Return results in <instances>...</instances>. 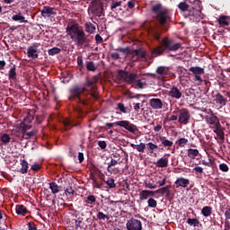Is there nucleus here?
<instances>
[{
    "label": "nucleus",
    "mask_w": 230,
    "mask_h": 230,
    "mask_svg": "<svg viewBox=\"0 0 230 230\" xmlns=\"http://www.w3.org/2000/svg\"><path fill=\"white\" fill-rule=\"evenodd\" d=\"M177 115H172L170 118H166L164 121H177Z\"/></svg>",
    "instance_id": "nucleus-62"
},
{
    "label": "nucleus",
    "mask_w": 230,
    "mask_h": 230,
    "mask_svg": "<svg viewBox=\"0 0 230 230\" xmlns=\"http://www.w3.org/2000/svg\"><path fill=\"white\" fill-rule=\"evenodd\" d=\"M174 184H176V188H188L190 185V180L186 178H178Z\"/></svg>",
    "instance_id": "nucleus-19"
},
{
    "label": "nucleus",
    "mask_w": 230,
    "mask_h": 230,
    "mask_svg": "<svg viewBox=\"0 0 230 230\" xmlns=\"http://www.w3.org/2000/svg\"><path fill=\"white\" fill-rule=\"evenodd\" d=\"M27 57L35 60L39 58V46L33 44L27 49Z\"/></svg>",
    "instance_id": "nucleus-12"
},
{
    "label": "nucleus",
    "mask_w": 230,
    "mask_h": 230,
    "mask_svg": "<svg viewBox=\"0 0 230 230\" xmlns=\"http://www.w3.org/2000/svg\"><path fill=\"white\" fill-rule=\"evenodd\" d=\"M65 194L68 195V197H74L75 196V190L73 187H66L65 190Z\"/></svg>",
    "instance_id": "nucleus-45"
},
{
    "label": "nucleus",
    "mask_w": 230,
    "mask_h": 230,
    "mask_svg": "<svg viewBox=\"0 0 230 230\" xmlns=\"http://www.w3.org/2000/svg\"><path fill=\"white\" fill-rule=\"evenodd\" d=\"M159 141L165 147H169L170 148V146H173V142L168 140V138H166V137L160 136L159 137Z\"/></svg>",
    "instance_id": "nucleus-24"
},
{
    "label": "nucleus",
    "mask_w": 230,
    "mask_h": 230,
    "mask_svg": "<svg viewBox=\"0 0 230 230\" xmlns=\"http://www.w3.org/2000/svg\"><path fill=\"white\" fill-rule=\"evenodd\" d=\"M133 148L135 150H137V152H145V144L141 143L140 145H132Z\"/></svg>",
    "instance_id": "nucleus-46"
},
{
    "label": "nucleus",
    "mask_w": 230,
    "mask_h": 230,
    "mask_svg": "<svg viewBox=\"0 0 230 230\" xmlns=\"http://www.w3.org/2000/svg\"><path fill=\"white\" fill-rule=\"evenodd\" d=\"M147 203L149 208H157V201L154 198H150Z\"/></svg>",
    "instance_id": "nucleus-48"
},
{
    "label": "nucleus",
    "mask_w": 230,
    "mask_h": 230,
    "mask_svg": "<svg viewBox=\"0 0 230 230\" xmlns=\"http://www.w3.org/2000/svg\"><path fill=\"white\" fill-rule=\"evenodd\" d=\"M149 104L152 109H163V101H161V99H151Z\"/></svg>",
    "instance_id": "nucleus-21"
},
{
    "label": "nucleus",
    "mask_w": 230,
    "mask_h": 230,
    "mask_svg": "<svg viewBox=\"0 0 230 230\" xmlns=\"http://www.w3.org/2000/svg\"><path fill=\"white\" fill-rule=\"evenodd\" d=\"M84 29L86 33L93 34L96 31V26L93 24L91 22L84 23Z\"/></svg>",
    "instance_id": "nucleus-23"
},
{
    "label": "nucleus",
    "mask_w": 230,
    "mask_h": 230,
    "mask_svg": "<svg viewBox=\"0 0 230 230\" xmlns=\"http://www.w3.org/2000/svg\"><path fill=\"white\" fill-rule=\"evenodd\" d=\"M98 220H111V217L109 215L103 214V212L97 213Z\"/></svg>",
    "instance_id": "nucleus-42"
},
{
    "label": "nucleus",
    "mask_w": 230,
    "mask_h": 230,
    "mask_svg": "<svg viewBox=\"0 0 230 230\" xmlns=\"http://www.w3.org/2000/svg\"><path fill=\"white\" fill-rule=\"evenodd\" d=\"M117 105H118V111H120V112L127 114V107H125V104H123L122 102H119Z\"/></svg>",
    "instance_id": "nucleus-50"
},
{
    "label": "nucleus",
    "mask_w": 230,
    "mask_h": 230,
    "mask_svg": "<svg viewBox=\"0 0 230 230\" xmlns=\"http://www.w3.org/2000/svg\"><path fill=\"white\" fill-rule=\"evenodd\" d=\"M206 121L207 123H208V125H212V127L220 123V119H218V117H217V115L213 113L206 116Z\"/></svg>",
    "instance_id": "nucleus-17"
},
{
    "label": "nucleus",
    "mask_w": 230,
    "mask_h": 230,
    "mask_svg": "<svg viewBox=\"0 0 230 230\" xmlns=\"http://www.w3.org/2000/svg\"><path fill=\"white\" fill-rule=\"evenodd\" d=\"M116 164H118V161H116L114 159H111V163L108 164L107 172H109V173H112V171H111V166H116Z\"/></svg>",
    "instance_id": "nucleus-49"
},
{
    "label": "nucleus",
    "mask_w": 230,
    "mask_h": 230,
    "mask_svg": "<svg viewBox=\"0 0 230 230\" xmlns=\"http://www.w3.org/2000/svg\"><path fill=\"white\" fill-rule=\"evenodd\" d=\"M218 22L221 26H229V22H227V17L226 16L219 17Z\"/></svg>",
    "instance_id": "nucleus-44"
},
{
    "label": "nucleus",
    "mask_w": 230,
    "mask_h": 230,
    "mask_svg": "<svg viewBox=\"0 0 230 230\" xmlns=\"http://www.w3.org/2000/svg\"><path fill=\"white\" fill-rule=\"evenodd\" d=\"M199 155V149L190 148L188 149V157L190 159H195Z\"/></svg>",
    "instance_id": "nucleus-33"
},
{
    "label": "nucleus",
    "mask_w": 230,
    "mask_h": 230,
    "mask_svg": "<svg viewBox=\"0 0 230 230\" xmlns=\"http://www.w3.org/2000/svg\"><path fill=\"white\" fill-rule=\"evenodd\" d=\"M168 94L171 98H174L175 100H181V98H182V92L176 86H172Z\"/></svg>",
    "instance_id": "nucleus-16"
},
{
    "label": "nucleus",
    "mask_w": 230,
    "mask_h": 230,
    "mask_svg": "<svg viewBox=\"0 0 230 230\" xmlns=\"http://www.w3.org/2000/svg\"><path fill=\"white\" fill-rule=\"evenodd\" d=\"M163 4H156L152 6V12L155 13V19L160 26H166L168 22H172V14L168 9H162Z\"/></svg>",
    "instance_id": "nucleus-3"
},
{
    "label": "nucleus",
    "mask_w": 230,
    "mask_h": 230,
    "mask_svg": "<svg viewBox=\"0 0 230 230\" xmlns=\"http://www.w3.org/2000/svg\"><path fill=\"white\" fill-rule=\"evenodd\" d=\"M118 6H121V1L113 3L111 6V10L116 9Z\"/></svg>",
    "instance_id": "nucleus-61"
},
{
    "label": "nucleus",
    "mask_w": 230,
    "mask_h": 230,
    "mask_svg": "<svg viewBox=\"0 0 230 230\" xmlns=\"http://www.w3.org/2000/svg\"><path fill=\"white\" fill-rule=\"evenodd\" d=\"M215 102L217 105H220V107H226V105H227V99L224 98L221 93H217L215 95Z\"/></svg>",
    "instance_id": "nucleus-18"
},
{
    "label": "nucleus",
    "mask_w": 230,
    "mask_h": 230,
    "mask_svg": "<svg viewBox=\"0 0 230 230\" xmlns=\"http://www.w3.org/2000/svg\"><path fill=\"white\" fill-rule=\"evenodd\" d=\"M219 170H221V172H229V166H227L226 164H219Z\"/></svg>",
    "instance_id": "nucleus-55"
},
{
    "label": "nucleus",
    "mask_w": 230,
    "mask_h": 230,
    "mask_svg": "<svg viewBox=\"0 0 230 230\" xmlns=\"http://www.w3.org/2000/svg\"><path fill=\"white\" fill-rule=\"evenodd\" d=\"M212 213H213V208H211L210 206H205L201 209V215H203V217H211Z\"/></svg>",
    "instance_id": "nucleus-25"
},
{
    "label": "nucleus",
    "mask_w": 230,
    "mask_h": 230,
    "mask_svg": "<svg viewBox=\"0 0 230 230\" xmlns=\"http://www.w3.org/2000/svg\"><path fill=\"white\" fill-rule=\"evenodd\" d=\"M62 123L65 127V130H71L72 127H78L80 124H74L73 120L69 119H64Z\"/></svg>",
    "instance_id": "nucleus-22"
},
{
    "label": "nucleus",
    "mask_w": 230,
    "mask_h": 230,
    "mask_svg": "<svg viewBox=\"0 0 230 230\" xmlns=\"http://www.w3.org/2000/svg\"><path fill=\"white\" fill-rule=\"evenodd\" d=\"M31 128V125L26 124V122L21 124L20 130L22 131V134H25V132H28Z\"/></svg>",
    "instance_id": "nucleus-40"
},
{
    "label": "nucleus",
    "mask_w": 230,
    "mask_h": 230,
    "mask_svg": "<svg viewBox=\"0 0 230 230\" xmlns=\"http://www.w3.org/2000/svg\"><path fill=\"white\" fill-rule=\"evenodd\" d=\"M77 66L82 69L84 67V58L82 56L77 57Z\"/></svg>",
    "instance_id": "nucleus-56"
},
{
    "label": "nucleus",
    "mask_w": 230,
    "mask_h": 230,
    "mask_svg": "<svg viewBox=\"0 0 230 230\" xmlns=\"http://www.w3.org/2000/svg\"><path fill=\"white\" fill-rule=\"evenodd\" d=\"M116 127H122L128 132H136V128H134V125H132L129 121L128 120H119L115 122Z\"/></svg>",
    "instance_id": "nucleus-13"
},
{
    "label": "nucleus",
    "mask_w": 230,
    "mask_h": 230,
    "mask_svg": "<svg viewBox=\"0 0 230 230\" xmlns=\"http://www.w3.org/2000/svg\"><path fill=\"white\" fill-rule=\"evenodd\" d=\"M37 129H32L31 131L30 132H25L22 134V138L23 139H30V137H33L34 136H37Z\"/></svg>",
    "instance_id": "nucleus-34"
},
{
    "label": "nucleus",
    "mask_w": 230,
    "mask_h": 230,
    "mask_svg": "<svg viewBox=\"0 0 230 230\" xmlns=\"http://www.w3.org/2000/svg\"><path fill=\"white\" fill-rule=\"evenodd\" d=\"M182 48L181 43H177L170 38H163L161 45L155 49V55H163L164 51H179Z\"/></svg>",
    "instance_id": "nucleus-4"
},
{
    "label": "nucleus",
    "mask_w": 230,
    "mask_h": 230,
    "mask_svg": "<svg viewBox=\"0 0 230 230\" xmlns=\"http://www.w3.org/2000/svg\"><path fill=\"white\" fill-rule=\"evenodd\" d=\"M86 69L87 71H96V66L94 65V62L93 61H87L86 62Z\"/></svg>",
    "instance_id": "nucleus-41"
},
{
    "label": "nucleus",
    "mask_w": 230,
    "mask_h": 230,
    "mask_svg": "<svg viewBox=\"0 0 230 230\" xmlns=\"http://www.w3.org/2000/svg\"><path fill=\"white\" fill-rule=\"evenodd\" d=\"M187 224H189V226H192L193 227H197L199 226V224H200V221H199L197 218H189L187 220Z\"/></svg>",
    "instance_id": "nucleus-39"
},
{
    "label": "nucleus",
    "mask_w": 230,
    "mask_h": 230,
    "mask_svg": "<svg viewBox=\"0 0 230 230\" xmlns=\"http://www.w3.org/2000/svg\"><path fill=\"white\" fill-rule=\"evenodd\" d=\"M156 166L158 168H166L168 166V158H160L156 163Z\"/></svg>",
    "instance_id": "nucleus-32"
},
{
    "label": "nucleus",
    "mask_w": 230,
    "mask_h": 230,
    "mask_svg": "<svg viewBox=\"0 0 230 230\" xmlns=\"http://www.w3.org/2000/svg\"><path fill=\"white\" fill-rule=\"evenodd\" d=\"M60 51H62L61 49H59L58 47H54L52 49H49L48 53L50 57H55V55H58Z\"/></svg>",
    "instance_id": "nucleus-37"
},
{
    "label": "nucleus",
    "mask_w": 230,
    "mask_h": 230,
    "mask_svg": "<svg viewBox=\"0 0 230 230\" xmlns=\"http://www.w3.org/2000/svg\"><path fill=\"white\" fill-rule=\"evenodd\" d=\"M28 230H37V226L33 223V221H31L28 223Z\"/></svg>",
    "instance_id": "nucleus-58"
},
{
    "label": "nucleus",
    "mask_w": 230,
    "mask_h": 230,
    "mask_svg": "<svg viewBox=\"0 0 230 230\" xmlns=\"http://www.w3.org/2000/svg\"><path fill=\"white\" fill-rule=\"evenodd\" d=\"M118 78L127 84H136L137 82V75L125 70L118 71Z\"/></svg>",
    "instance_id": "nucleus-6"
},
{
    "label": "nucleus",
    "mask_w": 230,
    "mask_h": 230,
    "mask_svg": "<svg viewBox=\"0 0 230 230\" xmlns=\"http://www.w3.org/2000/svg\"><path fill=\"white\" fill-rule=\"evenodd\" d=\"M146 31H147V37L154 39V40H161V32L154 27L148 28V23L146 22Z\"/></svg>",
    "instance_id": "nucleus-11"
},
{
    "label": "nucleus",
    "mask_w": 230,
    "mask_h": 230,
    "mask_svg": "<svg viewBox=\"0 0 230 230\" xmlns=\"http://www.w3.org/2000/svg\"><path fill=\"white\" fill-rule=\"evenodd\" d=\"M172 114H179L178 121L181 125H188L191 115L189 111H174Z\"/></svg>",
    "instance_id": "nucleus-7"
},
{
    "label": "nucleus",
    "mask_w": 230,
    "mask_h": 230,
    "mask_svg": "<svg viewBox=\"0 0 230 230\" xmlns=\"http://www.w3.org/2000/svg\"><path fill=\"white\" fill-rule=\"evenodd\" d=\"M12 137H10V135L7 133H4L0 136V141L3 143V145H8L10 143Z\"/></svg>",
    "instance_id": "nucleus-31"
},
{
    "label": "nucleus",
    "mask_w": 230,
    "mask_h": 230,
    "mask_svg": "<svg viewBox=\"0 0 230 230\" xmlns=\"http://www.w3.org/2000/svg\"><path fill=\"white\" fill-rule=\"evenodd\" d=\"M95 41L97 42V44H102L103 38H102L100 34H96L95 35Z\"/></svg>",
    "instance_id": "nucleus-59"
},
{
    "label": "nucleus",
    "mask_w": 230,
    "mask_h": 230,
    "mask_svg": "<svg viewBox=\"0 0 230 230\" xmlns=\"http://www.w3.org/2000/svg\"><path fill=\"white\" fill-rule=\"evenodd\" d=\"M170 72V68L167 66H158L156 69L157 75H161V76H166Z\"/></svg>",
    "instance_id": "nucleus-26"
},
{
    "label": "nucleus",
    "mask_w": 230,
    "mask_h": 230,
    "mask_svg": "<svg viewBox=\"0 0 230 230\" xmlns=\"http://www.w3.org/2000/svg\"><path fill=\"white\" fill-rule=\"evenodd\" d=\"M16 213L17 215H26L28 213V208L24 207V205H17L16 206Z\"/></svg>",
    "instance_id": "nucleus-30"
},
{
    "label": "nucleus",
    "mask_w": 230,
    "mask_h": 230,
    "mask_svg": "<svg viewBox=\"0 0 230 230\" xmlns=\"http://www.w3.org/2000/svg\"><path fill=\"white\" fill-rule=\"evenodd\" d=\"M178 8L181 10V12H188L186 17L190 21V22H199L200 21V10L195 9V7H191L190 10V5L186 2H181L178 4Z\"/></svg>",
    "instance_id": "nucleus-5"
},
{
    "label": "nucleus",
    "mask_w": 230,
    "mask_h": 230,
    "mask_svg": "<svg viewBox=\"0 0 230 230\" xmlns=\"http://www.w3.org/2000/svg\"><path fill=\"white\" fill-rule=\"evenodd\" d=\"M135 53H136L137 57H139L140 58H145V50H143L141 49H137L135 50Z\"/></svg>",
    "instance_id": "nucleus-52"
},
{
    "label": "nucleus",
    "mask_w": 230,
    "mask_h": 230,
    "mask_svg": "<svg viewBox=\"0 0 230 230\" xmlns=\"http://www.w3.org/2000/svg\"><path fill=\"white\" fill-rule=\"evenodd\" d=\"M94 82L87 80L84 84V87H80L78 84L74 85L69 90V96L68 100L69 102H75L78 105H87L89 103V101L91 98H93V100H98V95L96 93H85V91H87L86 87H90L91 91H93L94 87Z\"/></svg>",
    "instance_id": "nucleus-1"
},
{
    "label": "nucleus",
    "mask_w": 230,
    "mask_h": 230,
    "mask_svg": "<svg viewBox=\"0 0 230 230\" xmlns=\"http://www.w3.org/2000/svg\"><path fill=\"white\" fill-rule=\"evenodd\" d=\"M49 190H51V193L56 195V193H59L60 191V186L57 182L52 181L49 183Z\"/></svg>",
    "instance_id": "nucleus-28"
},
{
    "label": "nucleus",
    "mask_w": 230,
    "mask_h": 230,
    "mask_svg": "<svg viewBox=\"0 0 230 230\" xmlns=\"http://www.w3.org/2000/svg\"><path fill=\"white\" fill-rule=\"evenodd\" d=\"M90 11L92 12L93 15H95V17H100L101 15H103V4H96L93 5L90 8Z\"/></svg>",
    "instance_id": "nucleus-15"
},
{
    "label": "nucleus",
    "mask_w": 230,
    "mask_h": 230,
    "mask_svg": "<svg viewBox=\"0 0 230 230\" xmlns=\"http://www.w3.org/2000/svg\"><path fill=\"white\" fill-rule=\"evenodd\" d=\"M8 78L9 80H13V81L17 80V72H16L15 65H13V67L9 70Z\"/></svg>",
    "instance_id": "nucleus-27"
},
{
    "label": "nucleus",
    "mask_w": 230,
    "mask_h": 230,
    "mask_svg": "<svg viewBox=\"0 0 230 230\" xmlns=\"http://www.w3.org/2000/svg\"><path fill=\"white\" fill-rule=\"evenodd\" d=\"M40 15L46 19L51 17V15H57V12L55 11V8L47 5L43 6V9L40 11Z\"/></svg>",
    "instance_id": "nucleus-14"
},
{
    "label": "nucleus",
    "mask_w": 230,
    "mask_h": 230,
    "mask_svg": "<svg viewBox=\"0 0 230 230\" xmlns=\"http://www.w3.org/2000/svg\"><path fill=\"white\" fill-rule=\"evenodd\" d=\"M86 204H89L91 206L96 204V196L94 195H88L85 200Z\"/></svg>",
    "instance_id": "nucleus-38"
},
{
    "label": "nucleus",
    "mask_w": 230,
    "mask_h": 230,
    "mask_svg": "<svg viewBox=\"0 0 230 230\" xmlns=\"http://www.w3.org/2000/svg\"><path fill=\"white\" fill-rule=\"evenodd\" d=\"M90 179L93 182L92 184H93V188H97L98 190H100V188H102V183L98 182V181L94 177V174L91 173L90 174Z\"/></svg>",
    "instance_id": "nucleus-36"
},
{
    "label": "nucleus",
    "mask_w": 230,
    "mask_h": 230,
    "mask_svg": "<svg viewBox=\"0 0 230 230\" xmlns=\"http://www.w3.org/2000/svg\"><path fill=\"white\" fill-rule=\"evenodd\" d=\"M34 118L33 114L28 113L27 117L24 119V123H31V121H33Z\"/></svg>",
    "instance_id": "nucleus-54"
},
{
    "label": "nucleus",
    "mask_w": 230,
    "mask_h": 230,
    "mask_svg": "<svg viewBox=\"0 0 230 230\" xmlns=\"http://www.w3.org/2000/svg\"><path fill=\"white\" fill-rule=\"evenodd\" d=\"M126 227L128 230H142L143 224L138 219L131 218L127 222Z\"/></svg>",
    "instance_id": "nucleus-9"
},
{
    "label": "nucleus",
    "mask_w": 230,
    "mask_h": 230,
    "mask_svg": "<svg viewBox=\"0 0 230 230\" xmlns=\"http://www.w3.org/2000/svg\"><path fill=\"white\" fill-rule=\"evenodd\" d=\"M66 33L75 42V46L82 47L84 44H89L91 40L85 35V31L80 28V24L76 22L68 23L66 27Z\"/></svg>",
    "instance_id": "nucleus-2"
},
{
    "label": "nucleus",
    "mask_w": 230,
    "mask_h": 230,
    "mask_svg": "<svg viewBox=\"0 0 230 230\" xmlns=\"http://www.w3.org/2000/svg\"><path fill=\"white\" fill-rule=\"evenodd\" d=\"M155 195V191L153 190H145V197H154Z\"/></svg>",
    "instance_id": "nucleus-60"
},
{
    "label": "nucleus",
    "mask_w": 230,
    "mask_h": 230,
    "mask_svg": "<svg viewBox=\"0 0 230 230\" xmlns=\"http://www.w3.org/2000/svg\"><path fill=\"white\" fill-rule=\"evenodd\" d=\"M35 122H36L38 125H40V123H42V116H41V115H37V116H36V119H35Z\"/></svg>",
    "instance_id": "nucleus-64"
},
{
    "label": "nucleus",
    "mask_w": 230,
    "mask_h": 230,
    "mask_svg": "<svg viewBox=\"0 0 230 230\" xmlns=\"http://www.w3.org/2000/svg\"><path fill=\"white\" fill-rule=\"evenodd\" d=\"M221 94H222L223 98H225L227 102H230V92L229 91L224 90V91H222Z\"/></svg>",
    "instance_id": "nucleus-51"
},
{
    "label": "nucleus",
    "mask_w": 230,
    "mask_h": 230,
    "mask_svg": "<svg viewBox=\"0 0 230 230\" xmlns=\"http://www.w3.org/2000/svg\"><path fill=\"white\" fill-rule=\"evenodd\" d=\"M98 146H100L102 150H105L107 148V142L100 140L98 141Z\"/></svg>",
    "instance_id": "nucleus-57"
},
{
    "label": "nucleus",
    "mask_w": 230,
    "mask_h": 230,
    "mask_svg": "<svg viewBox=\"0 0 230 230\" xmlns=\"http://www.w3.org/2000/svg\"><path fill=\"white\" fill-rule=\"evenodd\" d=\"M213 128V132H215V134H217V136H219L221 139H224V127H222V125L219 123L212 126Z\"/></svg>",
    "instance_id": "nucleus-20"
},
{
    "label": "nucleus",
    "mask_w": 230,
    "mask_h": 230,
    "mask_svg": "<svg viewBox=\"0 0 230 230\" xmlns=\"http://www.w3.org/2000/svg\"><path fill=\"white\" fill-rule=\"evenodd\" d=\"M31 170H33V172H39V170H40V164H34L31 165Z\"/></svg>",
    "instance_id": "nucleus-63"
},
{
    "label": "nucleus",
    "mask_w": 230,
    "mask_h": 230,
    "mask_svg": "<svg viewBox=\"0 0 230 230\" xmlns=\"http://www.w3.org/2000/svg\"><path fill=\"white\" fill-rule=\"evenodd\" d=\"M105 183L107 186H109L110 189L116 188V182L114 181V179L110 178L108 179Z\"/></svg>",
    "instance_id": "nucleus-47"
},
{
    "label": "nucleus",
    "mask_w": 230,
    "mask_h": 230,
    "mask_svg": "<svg viewBox=\"0 0 230 230\" xmlns=\"http://www.w3.org/2000/svg\"><path fill=\"white\" fill-rule=\"evenodd\" d=\"M170 188H172V185H167L165 187L156 190L155 193L162 195V197L165 196V199H167L169 202H172V200H173L174 195L173 193H172V190H170Z\"/></svg>",
    "instance_id": "nucleus-8"
},
{
    "label": "nucleus",
    "mask_w": 230,
    "mask_h": 230,
    "mask_svg": "<svg viewBox=\"0 0 230 230\" xmlns=\"http://www.w3.org/2000/svg\"><path fill=\"white\" fill-rule=\"evenodd\" d=\"M157 148H159V147L157 146V145H155V144L152 143V142H149V143L147 144V150H148V152H150V154H154V150H157Z\"/></svg>",
    "instance_id": "nucleus-43"
},
{
    "label": "nucleus",
    "mask_w": 230,
    "mask_h": 230,
    "mask_svg": "<svg viewBox=\"0 0 230 230\" xmlns=\"http://www.w3.org/2000/svg\"><path fill=\"white\" fill-rule=\"evenodd\" d=\"M189 71L194 75L196 82H199V84H202L203 80L200 75H204L205 71L204 68L200 66H191Z\"/></svg>",
    "instance_id": "nucleus-10"
},
{
    "label": "nucleus",
    "mask_w": 230,
    "mask_h": 230,
    "mask_svg": "<svg viewBox=\"0 0 230 230\" xmlns=\"http://www.w3.org/2000/svg\"><path fill=\"white\" fill-rule=\"evenodd\" d=\"M21 169H20V172L21 173H28V168H30V164H28V162L26 160H22L21 161Z\"/></svg>",
    "instance_id": "nucleus-29"
},
{
    "label": "nucleus",
    "mask_w": 230,
    "mask_h": 230,
    "mask_svg": "<svg viewBox=\"0 0 230 230\" xmlns=\"http://www.w3.org/2000/svg\"><path fill=\"white\" fill-rule=\"evenodd\" d=\"M178 145L179 146H186V145H188V138H180L178 139Z\"/></svg>",
    "instance_id": "nucleus-53"
},
{
    "label": "nucleus",
    "mask_w": 230,
    "mask_h": 230,
    "mask_svg": "<svg viewBox=\"0 0 230 230\" xmlns=\"http://www.w3.org/2000/svg\"><path fill=\"white\" fill-rule=\"evenodd\" d=\"M12 19L13 21H15V22H28V21H26V18L22 16L21 13L13 15Z\"/></svg>",
    "instance_id": "nucleus-35"
}]
</instances>
